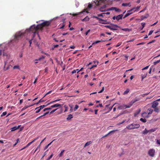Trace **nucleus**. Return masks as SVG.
I'll use <instances>...</instances> for the list:
<instances>
[{"label": "nucleus", "instance_id": "obj_1", "mask_svg": "<svg viewBox=\"0 0 160 160\" xmlns=\"http://www.w3.org/2000/svg\"><path fill=\"white\" fill-rule=\"evenodd\" d=\"M50 24V22L49 21H45L41 24H38L37 26L33 25L31 26L30 28L28 29V31L30 32H32L33 33V37H34L36 34L40 39V38L38 34V30H42L43 27L45 26H48Z\"/></svg>", "mask_w": 160, "mask_h": 160}, {"label": "nucleus", "instance_id": "obj_2", "mask_svg": "<svg viewBox=\"0 0 160 160\" xmlns=\"http://www.w3.org/2000/svg\"><path fill=\"white\" fill-rule=\"evenodd\" d=\"M24 33L21 31L16 32L14 36V38L11 41V42L13 43L14 42L18 41L22 36L24 35Z\"/></svg>", "mask_w": 160, "mask_h": 160}, {"label": "nucleus", "instance_id": "obj_3", "mask_svg": "<svg viewBox=\"0 0 160 160\" xmlns=\"http://www.w3.org/2000/svg\"><path fill=\"white\" fill-rule=\"evenodd\" d=\"M140 125L139 124L132 123L127 126L126 128L128 130H132L139 128Z\"/></svg>", "mask_w": 160, "mask_h": 160}, {"label": "nucleus", "instance_id": "obj_4", "mask_svg": "<svg viewBox=\"0 0 160 160\" xmlns=\"http://www.w3.org/2000/svg\"><path fill=\"white\" fill-rule=\"evenodd\" d=\"M93 18L97 19L102 24H107L110 23L109 22H108L104 20L101 18H99L97 16H94Z\"/></svg>", "mask_w": 160, "mask_h": 160}, {"label": "nucleus", "instance_id": "obj_5", "mask_svg": "<svg viewBox=\"0 0 160 160\" xmlns=\"http://www.w3.org/2000/svg\"><path fill=\"white\" fill-rule=\"evenodd\" d=\"M155 153V150L153 149H151L148 151V154L151 157H153Z\"/></svg>", "mask_w": 160, "mask_h": 160}, {"label": "nucleus", "instance_id": "obj_6", "mask_svg": "<svg viewBox=\"0 0 160 160\" xmlns=\"http://www.w3.org/2000/svg\"><path fill=\"white\" fill-rule=\"evenodd\" d=\"M111 25V30L112 31L117 30H118V28L120 27L117 24H114L112 23L110 24Z\"/></svg>", "mask_w": 160, "mask_h": 160}, {"label": "nucleus", "instance_id": "obj_7", "mask_svg": "<svg viewBox=\"0 0 160 160\" xmlns=\"http://www.w3.org/2000/svg\"><path fill=\"white\" fill-rule=\"evenodd\" d=\"M115 10L116 12H119L121 11V10L119 8H118L116 7H112L109 8L107 10V11Z\"/></svg>", "mask_w": 160, "mask_h": 160}, {"label": "nucleus", "instance_id": "obj_8", "mask_svg": "<svg viewBox=\"0 0 160 160\" xmlns=\"http://www.w3.org/2000/svg\"><path fill=\"white\" fill-rule=\"evenodd\" d=\"M106 7H107L106 5H104L103 6L100 7L99 8V10L101 12H102L107 11V9H106Z\"/></svg>", "mask_w": 160, "mask_h": 160}, {"label": "nucleus", "instance_id": "obj_9", "mask_svg": "<svg viewBox=\"0 0 160 160\" xmlns=\"http://www.w3.org/2000/svg\"><path fill=\"white\" fill-rule=\"evenodd\" d=\"M87 9H84V10L83 11H82V12H78V13H73V14H72V15L73 16H77V15H78L80 14L81 13H82L83 12H85L86 11V12L87 13H88L89 12H88V11H87Z\"/></svg>", "mask_w": 160, "mask_h": 160}, {"label": "nucleus", "instance_id": "obj_10", "mask_svg": "<svg viewBox=\"0 0 160 160\" xmlns=\"http://www.w3.org/2000/svg\"><path fill=\"white\" fill-rule=\"evenodd\" d=\"M51 104V103H48L46 105H41V106H39V107H38L36 108H35V110H36L37 109H38L39 108H40V109H43V108H44L45 107H46L49 105H50Z\"/></svg>", "mask_w": 160, "mask_h": 160}, {"label": "nucleus", "instance_id": "obj_11", "mask_svg": "<svg viewBox=\"0 0 160 160\" xmlns=\"http://www.w3.org/2000/svg\"><path fill=\"white\" fill-rule=\"evenodd\" d=\"M107 0H96V2H94L96 3L97 2H98L97 5H100L102 3H104Z\"/></svg>", "mask_w": 160, "mask_h": 160}, {"label": "nucleus", "instance_id": "obj_12", "mask_svg": "<svg viewBox=\"0 0 160 160\" xmlns=\"http://www.w3.org/2000/svg\"><path fill=\"white\" fill-rule=\"evenodd\" d=\"M142 116L143 118H148L149 117V116L148 115V112H143L142 114Z\"/></svg>", "mask_w": 160, "mask_h": 160}, {"label": "nucleus", "instance_id": "obj_13", "mask_svg": "<svg viewBox=\"0 0 160 160\" xmlns=\"http://www.w3.org/2000/svg\"><path fill=\"white\" fill-rule=\"evenodd\" d=\"M21 127L20 125H18V126H15L12 128L11 129V131L12 132H13L14 131H15L16 130H17L19 129Z\"/></svg>", "mask_w": 160, "mask_h": 160}, {"label": "nucleus", "instance_id": "obj_14", "mask_svg": "<svg viewBox=\"0 0 160 160\" xmlns=\"http://www.w3.org/2000/svg\"><path fill=\"white\" fill-rule=\"evenodd\" d=\"M51 107L52 108H57V107H59L60 108L62 107V105L61 104H58V103H56V104H54L53 105H52L51 106Z\"/></svg>", "mask_w": 160, "mask_h": 160}, {"label": "nucleus", "instance_id": "obj_15", "mask_svg": "<svg viewBox=\"0 0 160 160\" xmlns=\"http://www.w3.org/2000/svg\"><path fill=\"white\" fill-rule=\"evenodd\" d=\"M118 109L119 110L124 109L126 108L125 105L123 104L121 105L118 107Z\"/></svg>", "mask_w": 160, "mask_h": 160}, {"label": "nucleus", "instance_id": "obj_16", "mask_svg": "<svg viewBox=\"0 0 160 160\" xmlns=\"http://www.w3.org/2000/svg\"><path fill=\"white\" fill-rule=\"evenodd\" d=\"M123 16V14L119 15L117 16H116L117 20L119 21L120 19H122Z\"/></svg>", "mask_w": 160, "mask_h": 160}, {"label": "nucleus", "instance_id": "obj_17", "mask_svg": "<svg viewBox=\"0 0 160 160\" xmlns=\"http://www.w3.org/2000/svg\"><path fill=\"white\" fill-rule=\"evenodd\" d=\"M158 105V102H154L152 103V107L154 108L156 107H157Z\"/></svg>", "mask_w": 160, "mask_h": 160}, {"label": "nucleus", "instance_id": "obj_18", "mask_svg": "<svg viewBox=\"0 0 160 160\" xmlns=\"http://www.w3.org/2000/svg\"><path fill=\"white\" fill-rule=\"evenodd\" d=\"M153 111V110L152 109L149 108L148 109L147 112H148V113L149 115V114H151L152 113Z\"/></svg>", "mask_w": 160, "mask_h": 160}, {"label": "nucleus", "instance_id": "obj_19", "mask_svg": "<svg viewBox=\"0 0 160 160\" xmlns=\"http://www.w3.org/2000/svg\"><path fill=\"white\" fill-rule=\"evenodd\" d=\"M118 131V130H115L112 131L108 133L107 134H106L104 136H103L102 138H104V137H106L107 136H108L110 134H111V133H112V132H114L115 131Z\"/></svg>", "mask_w": 160, "mask_h": 160}, {"label": "nucleus", "instance_id": "obj_20", "mask_svg": "<svg viewBox=\"0 0 160 160\" xmlns=\"http://www.w3.org/2000/svg\"><path fill=\"white\" fill-rule=\"evenodd\" d=\"M92 143V142L91 141H88V142H87L84 145V148H85L86 147V146L89 145H90V144H91V143Z\"/></svg>", "mask_w": 160, "mask_h": 160}, {"label": "nucleus", "instance_id": "obj_21", "mask_svg": "<svg viewBox=\"0 0 160 160\" xmlns=\"http://www.w3.org/2000/svg\"><path fill=\"white\" fill-rule=\"evenodd\" d=\"M40 144H39V145L37 147V148H36V150H35L34 152V153L35 152H36L37 150H38V152L37 153V154L38 153V152H39L40 151Z\"/></svg>", "mask_w": 160, "mask_h": 160}, {"label": "nucleus", "instance_id": "obj_22", "mask_svg": "<svg viewBox=\"0 0 160 160\" xmlns=\"http://www.w3.org/2000/svg\"><path fill=\"white\" fill-rule=\"evenodd\" d=\"M140 100V99L138 97H136L134 99L132 100L134 101V102H136L139 101Z\"/></svg>", "mask_w": 160, "mask_h": 160}, {"label": "nucleus", "instance_id": "obj_23", "mask_svg": "<svg viewBox=\"0 0 160 160\" xmlns=\"http://www.w3.org/2000/svg\"><path fill=\"white\" fill-rule=\"evenodd\" d=\"M141 111V110L140 109H139L134 114V116H136Z\"/></svg>", "mask_w": 160, "mask_h": 160}, {"label": "nucleus", "instance_id": "obj_24", "mask_svg": "<svg viewBox=\"0 0 160 160\" xmlns=\"http://www.w3.org/2000/svg\"><path fill=\"white\" fill-rule=\"evenodd\" d=\"M73 118L72 115V114H69L68 115V117L67 118V120H68L72 118Z\"/></svg>", "mask_w": 160, "mask_h": 160}, {"label": "nucleus", "instance_id": "obj_25", "mask_svg": "<svg viewBox=\"0 0 160 160\" xmlns=\"http://www.w3.org/2000/svg\"><path fill=\"white\" fill-rule=\"evenodd\" d=\"M89 20V18L88 16H86L82 20V21H88Z\"/></svg>", "mask_w": 160, "mask_h": 160}, {"label": "nucleus", "instance_id": "obj_26", "mask_svg": "<svg viewBox=\"0 0 160 160\" xmlns=\"http://www.w3.org/2000/svg\"><path fill=\"white\" fill-rule=\"evenodd\" d=\"M148 132H149L148 130H147L146 128H145V130L142 132V133L143 134H146Z\"/></svg>", "mask_w": 160, "mask_h": 160}, {"label": "nucleus", "instance_id": "obj_27", "mask_svg": "<svg viewBox=\"0 0 160 160\" xmlns=\"http://www.w3.org/2000/svg\"><path fill=\"white\" fill-rule=\"evenodd\" d=\"M157 129V128H154L148 130L149 132H152L155 131Z\"/></svg>", "mask_w": 160, "mask_h": 160}, {"label": "nucleus", "instance_id": "obj_28", "mask_svg": "<svg viewBox=\"0 0 160 160\" xmlns=\"http://www.w3.org/2000/svg\"><path fill=\"white\" fill-rule=\"evenodd\" d=\"M154 111L157 112H159V109L158 107H156L155 108H154Z\"/></svg>", "mask_w": 160, "mask_h": 160}, {"label": "nucleus", "instance_id": "obj_29", "mask_svg": "<svg viewBox=\"0 0 160 160\" xmlns=\"http://www.w3.org/2000/svg\"><path fill=\"white\" fill-rule=\"evenodd\" d=\"M129 89L128 88H127L126 90L124 91V92L123 94V95H126V94H127L129 92Z\"/></svg>", "mask_w": 160, "mask_h": 160}, {"label": "nucleus", "instance_id": "obj_30", "mask_svg": "<svg viewBox=\"0 0 160 160\" xmlns=\"http://www.w3.org/2000/svg\"><path fill=\"white\" fill-rule=\"evenodd\" d=\"M132 12H130V13H127L124 16V17H123V18H126V17H128V16H129V15H131V14H132Z\"/></svg>", "mask_w": 160, "mask_h": 160}, {"label": "nucleus", "instance_id": "obj_31", "mask_svg": "<svg viewBox=\"0 0 160 160\" xmlns=\"http://www.w3.org/2000/svg\"><path fill=\"white\" fill-rule=\"evenodd\" d=\"M64 152V150H62L61 151V152L58 155L59 157H61L62 156L63 153Z\"/></svg>", "mask_w": 160, "mask_h": 160}, {"label": "nucleus", "instance_id": "obj_32", "mask_svg": "<svg viewBox=\"0 0 160 160\" xmlns=\"http://www.w3.org/2000/svg\"><path fill=\"white\" fill-rule=\"evenodd\" d=\"M32 105H30V106H25V107H24L22 109V111H23L24 110H25V109H27V108L31 106H32Z\"/></svg>", "mask_w": 160, "mask_h": 160}, {"label": "nucleus", "instance_id": "obj_33", "mask_svg": "<svg viewBox=\"0 0 160 160\" xmlns=\"http://www.w3.org/2000/svg\"><path fill=\"white\" fill-rule=\"evenodd\" d=\"M98 17H103L104 16H105V13H103L101 14H98Z\"/></svg>", "mask_w": 160, "mask_h": 160}, {"label": "nucleus", "instance_id": "obj_34", "mask_svg": "<svg viewBox=\"0 0 160 160\" xmlns=\"http://www.w3.org/2000/svg\"><path fill=\"white\" fill-rule=\"evenodd\" d=\"M130 4V3H123L122 4V6H129V5Z\"/></svg>", "mask_w": 160, "mask_h": 160}, {"label": "nucleus", "instance_id": "obj_35", "mask_svg": "<svg viewBox=\"0 0 160 160\" xmlns=\"http://www.w3.org/2000/svg\"><path fill=\"white\" fill-rule=\"evenodd\" d=\"M140 121L143 122H147V120L146 119H143L142 118H141L140 119Z\"/></svg>", "mask_w": 160, "mask_h": 160}, {"label": "nucleus", "instance_id": "obj_36", "mask_svg": "<svg viewBox=\"0 0 160 160\" xmlns=\"http://www.w3.org/2000/svg\"><path fill=\"white\" fill-rule=\"evenodd\" d=\"M64 107L65 108V110H64V112H66L68 110V106L66 105H64Z\"/></svg>", "mask_w": 160, "mask_h": 160}, {"label": "nucleus", "instance_id": "obj_37", "mask_svg": "<svg viewBox=\"0 0 160 160\" xmlns=\"http://www.w3.org/2000/svg\"><path fill=\"white\" fill-rule=\"evenodd\" d=\"M51 109V107H49V108H45V109H44L43 111V112H45V111H46L47 110H50Z\"/></svg>", "mask_w": 160, "mask_h": 160}, {"label": "nucleus", "instance_id": "obj_38", "mask_svg": "<svg viewBox=\"0 0 160 160\" xmlns=\"http://www.w3.org/2000/svg\"><path fill=\"white\" fill-rule=\"evenodd\" d=\"M159 62H160V59L158 60H157V61L156 62H153V64L154 65H156L157 64L159 63Z\"/></svg>", "mask_w": 160, "mask_h": 160}, {"label": "nucleus", "instance_id": "obj_39", "mask_svg": "<svg viewBox=\"0 0 160 160\" xmlns=\"http://www.w3.org/2000/svg\"><path fill=\"white\" fill-rule=\"evenodd\" d=\"M134 103V101L132 100L129 103V105H130L131 106H132L133 104Z\"/></svg>", "mask_w": 160, "mask_h": 160}, {"label": "nucleus", "instance_id": "obj_40", "mask_svg": "<svg viewBox=\"0 0 160 160\" xmlns=\"http://www.w3.org/2000/svg\"><path fill=\"white\" fill-rule=\"evenodd\" d=\"M7 113V112H3L2 114L1 115V117H2L4 116H5Z\"/></svg>", "mask_w": 160, "mask_h": 160}, {"label": "nucleus", "instance_id": "obj_41", "mask_svg": "<svg viewBox=\"0 0 160 160\" xmlns=\"http://www.w3.org/2000/svg\"><path fill=\"white\" fill-rule=\"evenodd\" d=\"M53 154L52 153L51 155L48 158L47 160H49L50 159H51L53 156Z\"/></svg>", "mask_w": 160, "mask_h": 160}, {"label": "nucleus", "instance_id": "obj_42", "mask_svg": "<svg viewBox=\"0 0 160 160\" xmlns=\"http://www.w3.org/2000/svg\"><path fill=\"white\" fill-rule=\"evenodd\" d=\"M79 107V106L78 105H76L75 106V108H74V111H76V110L78 109V108Z\"/></svg>", "mask_w": 160, "mask_h": 160}, {"label": "nucleus", "instance_id": "obj_43", "mask_svg": "<svg viewBox=\"0 0 160 160\" xmlns=\"http://www.w3.org/2000/svg\"><path fill=\"white\" fill-rule=\"evenodd\" d=\"M49 112L48 111V112H47L44 113L43 115H41V116H42V117L43 116H45V115H47V114L49 113Z\"/></svg>", "mask_w": 160, "mask_h": 160}, {"label": "nucleus", "instance_id": "obj_44", "mask_svg": "<svg viewBox=\"0 0 160 160\" xmlns=\"http://www.w3.org/2000/svg\"><path fill=\"white\" fill-rule=\"evenodd\" d=\"M101 41H96L95 42L93 43L92 44V45H93L94 44H97L98 43L100 42H101Z\"/></svg>", "mask_w": 160, "mask_h": 160}, {"label": "nucleus", "instance_id": "obj_45", "mask_svg": "<svg viewBox=\"0 0 160 160\" xmlns=\"http://www.w3.org/2000/svg\"><path fill=\"white\" fill-rule=\"evenodd\" d=\"M58 109V108H56L55 109H54L53 110H52V111L50 112V114H52V113H53L55 111H56L57 109Z\"/></svg>", "mask_w": 160, "mask_h": 160}, {"label": "nucleus", "instance_id": "obj_46", "mask_svg": "<svg viewBox=\"0 0 160 160\" xmlns=\"http://www.w3.org/2000/svg\"><path fill=\"white\" fill-rule=\"evenodd\" d=\"M33 142V141H32V142H29V143H28V144L26 145V147H28V146H29V145H30Z\"/></svg>", "mask_w": 160, "mask_h": 160}, {"label": "nucleus", "instance_id": "obj_47", "mask_svg": "<svg viewBox=\"0 0 160 160\" xmlns=\"http://www.w3.org/2000/svg\"><path fill=\"white\" fill-rule=\"evenodd\" d=\"M111 25H105V27L107 28H109V29H110L111 30Z\"/></svg>", "mask_w": 160, "mask_h": 160}, {"label": "nucleus", "instance_id": "obj_48", "mask_svg": "<svg viewBox=\"0 0 160 160\" xmlns=\"http://www.w3.org/2000/svg\"><path fill=\"white\" fill-rule=\"evenodd\" d=\"M37 110H36V112H36V113H38L40 111H41V109H40V108H38V109Z\"/></svg>", "mask_w": 160, "mask_h": 160}, {"label": "nucleus", "instance_id": "obj_49", "mask_svg": "<svg viewBox=\"0 0 160 160\" xmlns=\"http://www.w3.org/2000/svg\"><path fill=\"white\" fill-rule=\"evenodd\" d=\"M122 43V42H118L117 44V45L116 46V47H118L119 46H120L121 45Z\"/></svg>", "mask_w": 160, "mask_h": 160}, {"label": "nucleus", "instance_id": "obj_50", "mask_svg": "<svg viewBox=\"0 0 160 160\" xmlns=\"http://www.w3.org/2000/svg\"><path fill=\"white\" fill-rule=\"evenodd\" d=\"M122 30L125 31H129V29L128 28H122Z\"/></svg>", "mask_w": 160, "mask_h": 160}, {"label": "nucleus", "instance_id": "obj_51", "mask_svg": "<svg viewBox=\"0 0 160 160\" xmlns=\"http://www.w3.org/2000/svg\"><path fill=\"white\" fill-rule=\"evenodd\" d=\"M147 76V74L145 75H142V80L144 78Z\"/></svg>", "mask_w": 160, "mask_h": 160}, {"label": "nucleus", "instance_id": "obj_52", "mask_svg": "<svg viewBox=\"0 0 160 160\" xmlns=\"http://www.w3.org/2000/svg\"><path fill=\"white\" fill-rule=\"evenodd\" d=\"M104 87H103L102 88V90L100 91H99L98 92V93H101L102 92H103V91H104Z\"/></svg>", "mask_w": 160, "mask_h": 160}, {"label": "nucleus", "instance_id": "obj_53", "mask_svg": "<svg viewBox=\"0 0 160 160\" xmlns=\"http://www.w3.org/2000/svg\"><path fill=\"white\" fill-rule=\"evenodd\" d=\"M13 69H19V67L18 66H15L13 67Z\"/></svg>", "mask_w": 160, "mask_h": 160}, {"label": "nucleus", "instance_id": "obj_54", "mask_svg": "<svg viewBox=\"0 0 160 160\" xmlns=\"http://www.w3.org/2000/svg\"><path fill=\"white\" fill-rule=\"evenodd\" d=\"M92 7V5L91 4H89L88 6V8H90Z\"/></svg>", "mask_w": 160, "mask_h": 160}, {"label": "nucleus", "instance_id": "obj_55", "mask_svg": "<svg viewBox=\"0 0 160 160\" xmlns=\"http://www.w3.org/2000/svg\"><path fill=\"white\" fill-rule=\"evenodd\" d=\"M153 31V30H151L148 33V35H150L152 34Z\"/></svg>", "mask_w": 160, "mask_h": 160}, {"label": "nucleus", "instance_id": "obj_56", "mask_svg": "<svg viewBox=\"0 0 160 160\" xmlns=\"http://www.w3.org/2000/svg\"><path fill=\"white\" fill-rule=\"evenodd\" d=\"M145 44L144 42H141L140 43H138L137 44V46L139 45H143Z\"/></svg>", "mask_w": 160, "mask_h": 160}, {"label": "nucleus", "instance_id": "obj_57", "mask_svg": "<svg viewBox=\"0 0 160 160\" xmlns=\"http://www.w3.org/2000/svg\"><path fill=\"white\" fill-rule=\"evenodd\" d=\"M141 24L142 27V29L145 27L146 24L145 23H142Z\"/></svg>", "mask_w": 160, "mask_h": 160}, {"label": "nucleus", "instance_id": "obj_58", "mask_svg": "<svg viewBox=\"0 0 160 160\" xmlns=\"http://www.w3.org/2000/svg\"><path fill=\"white\" fill-rule=\"evenodd\" d=\"M43 101L41 99L39 101H38V102L36 103V104H38L39 103H40V102H43Z\"/></svg>", "mask_w": 160, "mask_h": 160}, {"label": "nucleus", "instance_id": "obj_59", "mask_svg": "<svg viewBox=\"0 0 160 160\" xmlns=\"http://www.w3.org/2000/svg\"><path fill=\"white\" fill-rule=\"evenodd\" d=\"M125 107H126V108H130L131 107L130 105H129V104L128 105H125Z\"/></svg>", "mask_w": 160, "mask_h": 160}, {"label": "nucleus", "instance_id": "obj_60", "mask_svg": "<svg viewBox=\"0 0 160 160\" xmlns=\"http://www.w3.org/2000/svg\"><path fill=\"white\" fill-rule=\"evenodd\" d=\"M98 106H100L101 107H103L102 105V103L99 104L98 105H97L96 106V107H98Z\"/></svg>", "mask_w": 160, "mask_h": 160}, {"label": "nucleus", "instance_id": "obj_61", "mask_svg": "<svg viewBox=\"0 0 160 160\" xmlns=\"http://www.w3.org/2000/svg\"><path fill=\"white\" fill-rule=\"evenodd\" d=\"M149 66H147L146 67H145L144 68H142V70H144L147 69L148 68Z\"/></svg>", "mask_w": 160, "mask_h": 160}, {"label": "nucleus", "instance_id": "obj_62", "mask_svg": "<svg viewBox=\"0 0 160 160\" xmlns=\"http://www.w3.org/2000/svg\"><path fill=\"white\" fill-rule=\"evenodd\" d=\"M97 64L93 65L91 68H90V69H92V68H93L94 67H97Z\"/></svg>", "mask_w": 160, "mask_h": 160}, {"label": "nucleus", "instance_id": "obj_63", "mask_svg": "<svg viewBox=\"0 0 160 160\" xmlns=\"http://www.w3.org/2000/svg\"><path fill=\"white\" fill-rule=\"evenodd\" d=\"M90 29L88 30L87 31V32L85 33V35H87L88 34V33L90 32Z\"/></svg>", "mask_w": 160, "mask_h": 160}, {"label": "nucleus", "instance_id": "obj_64", "mask_svg": "<svg viewBox=\"0 0 160 160\" xmlns=\"http://www.w3.org/2000/svg\"><path fill=\"white\" fill-rule=\"evenodd\" d=\"M157 142L158 144L160 145V139L157 140Z\"/></svg>", "mask_w": 160, "mask_h": 160}]
</instances>
